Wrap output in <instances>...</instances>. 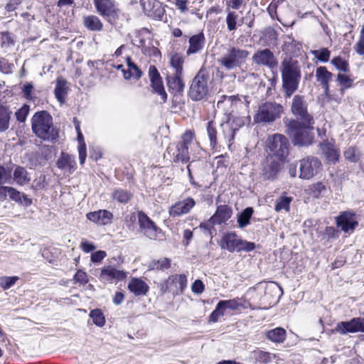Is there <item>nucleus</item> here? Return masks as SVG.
Instances as JSON below:
<instances>
[{"label":"nucleus","mask_w":364,"mask_h":364,"mask_svg":"<svg viewBox=\"0 0 364 364\" xmlns=\"http://www.w3.org/2000/svg\"><path fill=\"white\" fill-rule=\"evenodd\" d=\"M196 205L195 200L191 198H187L173 205L169 209V214L173 217H178L188 213Z\"/></svg>","instance_id":"4be33fe9"},{"label":"nucleus","mask_w":364,"mask_h":364,"mask_svg":"<svg viewBox=\"0 0 364 364\" xmlns=\"http://www.w3.org/2000/svg\"><path fill=\"white\" fill-rule=\"evenodd\" d=\"M77 134V141H78V153H79V160L81 165H83L86 157H87V149L86 144L84 140V136L82 134L81 130L76 131Z\"/></svg>","instance_id":"e433bc0d"},{"label":"nucleus","mask_w":364,"mask_h":364,"mask_svg":"<svg viewBox=\"0 0 364 364\" xmlns=\"http://www.w3.org/2000/svg\"><path fill=\"white\" fill-rule=\"evenodd\" d=\"M149 77L153 92L161 97V104L165 103L167 101V93L165 91L162 78L154 65L149 67Z\"/></svg>","instance_id":"2eb2a0df"},{"label":"nucleus","mask_w":364,"mask_h":364,"mask_svg":"<svg viewBox=\"0 0 364 364\" xmlns=\"http://www.w3.org/2000/svg\"><path fill=\"white\" fill-rule=\"evenodd\" d=\"M227 306H228L227 301H220L218 304L217 308L210 314V321H213V322L217 321L218 320V318L224 314V311Z\"/></svg>","instance_id":"a18cd8bd"},{"label":"nucleus","mask_w":364,"mask_h":364,"mask_svg":"<svg viewBox=\"0 0 364 364\" xmlns=\"http://www.w3.org/2000/svg\"><path fill=\"white\" fill-rule=\"evenodd\" d=\"M57 166L65 173H72L76 169L75 157L63 152L57 161Z\"/></svg>","instance_id":"393cba45"},{"label":"nucleus","mask_w":364,"mask_h":364,"mask_svg":"<svg viewBox=\"0 0 364 364\" xmlns=\"http://www.w3.org/2000/svg\"><path fill=\"white\" fill-rule=\"evenodd\" d=\"M291 112L296 119L284 118L286 133L294 145L302 146L311 144L314 137L309 129H313L314 119L308 112V103L304 95H296L293 97Z\"/></svg>","instance_id":"f257e3e1"},{"label":"nucleus","mask_w":364,"mask_h":364,"mask_svg":"<svg viewBox=\"0 0 364 364\" xmlns=\"http://www.w3.org/2000/svg\"><path fill=\"white\" fill-rule=\"evenodd\" d=\"M74 280L75 283L85 285L89 282L88 275L85 272L79 269L74 275Z\"/></svg>","instance_id":"4d7b16f0"},{"label":"nucleus","mask_w":364,"mask_h":364,"mask_svg":"<svg viewBox=\"0 0 364 364\" xmlns=\"http://www.w3.org/2000/svg\"><path fill=\"white\" fill-rule=\"evenodd\" d=\"M336 331L341 335L349 333L364 332V316L339 322L336 327Z\"/></svg>","instance_id":"dca6fc26"},{"label":"nucleus","mask_w":364,"mask_h":364,"mask_svg":"<svg viewBox=\"0 0 364 364\" xmlns=\"http://www.w3.org/2000/svg\"><path fill=\"white\" fill-rule=\"evenodd\" d=\"M128 289L135 296H142L146 294L149 287L141 279L132 277L128 284Z\"/></svg>","instance_id":"bb28decb"},{"label":"nucleus","mask_w":364,"mask_h":364,"mask_svg":"<svg viewBox=\"0 0 364 364\" xmlns=\"http://www.w3.org/2000/svg\"><path fill=\"white\" fill-rule=\"evenodd\" d=\"M19 279L17 276L12 277H1L0 287L4 290L9 289Z\"/></svg>","instance_id":"8fccbe9b"},{"label":"nucleus","mask_w":364,"mask_h":364,"mask_svg":"<svg viewBox=\"0 0 364 364\" xmlns=\"http://www.w3.org/2000/svg\"><path fill=\"white\" fill-rule=\"evenodd\" d=\"M253 212V208L248 207L237 215V223L240 228H244L250 224Z\"/></svg>","instance_id":"f704fd0d"},{"label":"nucleus","mask_w":364,"mask_h":364,"mask_svg":"<svg viewBox=\"0 0 364 364\" xmlns=\"http://www.w3.org/2000/svg\"><path fill=\"white\" fill-rule=\"evenodd\" d=\"M187 0H175V6L181 13H186L188 11L187 8Z\"/></svg>","instance_id":"0e129e2a"},{"label":"nucleus","mask_w":364,"mask_h":364,"mask_svg":"<svg viewBox=\"0 0 364 364\" xmlns=\"http://www.w3.org/2000/svg\"><path fill=\"white\" fill-rule=\"evenodd\" d=\"M267 338L274 343H283L286 338V331L284 328L277 327L269 330L266 333Z\"/></svg>","instance_id":"473e14b6"},{"label":"nucleus","mask_w":364,"mask_h":364,"mask_svg":"<svg viewBox=\"0 0 364 364\" xmlns=\"http://www.w3.org/2000/svg\"><path fill=\"white\" fill-rule=\"evenodd\" d=\"M207 132L210 139V146L213 148L216 144V129L213 122H209L207 125Z\"/></svg>","instance_id":"3c124183"},{"label":"nucleus","mask_w":364,"mask_h":364,"mask_svg":"<svg viewBox=\"0 0 364 364\" xmlns=\"http://www.w3.org/2000/svg\"><path fill=\"white\" fill-rule=\"evenodd\" d=\"M353 48L357 54L364 57V24L360 29L358 40Z\"/></svg>","instance_id":"09e8293b"},{"label":"nucleus","mask_w":364,"mask_h":364,"mask_svg":"<svg viewBox=\"0 0 364 364\" xmlns=\"http://www.w3.org/2000/svg\"><path fill=\"white\" fill-rule=\"evenodd\" d=\"M280 72L284 96L289 98L299 88L301 78L300 63L296 59L286 56L281 62Z\"/></svg>","instance_id":"f03ea898"},{"label":"nucleus","mask_w":364,"mask_h":364,"mask_svg":"<svg viewBox=\"0 0 364 364\" xmlns=\"http://www.w3.org/2000/svg\"><path fill=\"white\" fill-rule=\"evenodd\" d=\"M247 55L248 53L246 50L233 48L229 53V69L238 65L247 58Z\"/></svg>","instance_id":"c85d7f7f"},{"label":"nucleus","mask_w":364,"mask_h":364,"mask_svg":"<svg viewBox=\"0 0 364 364\" xmlns=\"http://www.w3.org/2000/svg\"><path fill=\"white\" fill-rule=\"evenodd\" d=\"M80 248L82 251L87 253L95 250L96 247L92 243L83 240L80 243Z\"/></svg>","instance_id":"338daca9"},{"label":"nucleus","mask_w":364,"mask_h":364,"mask_svg":"<svg viewBox=\"0 0 364 364\" xmlns=\"http://www.w3.org/2000/svg\"><path fill=\"white\" fill-rule=\"evenodd\" d=\"M127 67H128V69L129 70V73H131V74L132 75L133 77L134 78H136V79H138L141 77V70L139 69V68L136 66V64H134L131 58L129 57H128L127 58Z\"/></svg>","instance_id":"864d4df0"},{"label":"nucleus","mask_w":364,"mask_h":364,"mask_svg":"<svg viewBox=\"0 0 364 364\" xmlns=\"http://www.w3.org/2000/svg\"><path fill=\"white\" fill-rule=\"evenodd\" d=\"M320 149L328 161L336 163L338 161V151L331 143L328 141L321 143Z\"/></svg>","instance_id":"cd10ccee"},{"label":"nucleus","mask_w":364,"mask_h":364,"mask_svg":"<svg viewBox=\"0 0 364 364\" xmlns=\"http://www.w3.org/2000/svg\"><path fill=\"white\" fill-rule=\"evenodd\" d=\"M112 196L119 203H127L131 199L132 194L126 190L118 188L113 191Z\"/></svg>","instance_id":"58836bf2"},{"label":"nucleus","mask_w":364,"mask_h":364,"mask_svg":"<svg viewBox=\"0 0 364 364\" xmlns=\"http://www.w3.org/2000/svg\"><path fill=\"white\" fill-rule=\"evenodd\" d=\"M187 276L184 274H175L169 277L164 283L161 284L163 293L170 292L173 295L183 294L187 287Z\"/></svg>","instance_id":"1a4fd4ad"},{"label":"nucleus","mask_w":364,"mask_h":364,"mask_svg":"<svg viewBox=\"0 0 364 364\" xmlns=\"http://www.w3.org/2000/svg\"><path fill=\"white\" fill-rule=\"evenodd\" d=\"M137 217L139 230L149 239L156 240L161 230L143 211H139Z\"/></svg>","instance_id":"ddd939ff"},{"label":"nucleus","mask_w":364,"mask_h":364,"mask_svg":"<svg viewBox=\"0 0 364 364\" xmlns=\"http://www.w3.org/2000/svg\"><path fill=\"white\" fill-rule=\"evenodd\" d=\"M284 112L283 106L277 102H267L262 104L254 117L257 123H272L280 118Z\"/></svg>","instance_id":"0eeeda50"},{"label":"nucleus","mask_w":364,"mask_h":364,"mask_svg":"<svg viewBox=\"0 0 364 364\" xmlns=\"http://www.w3.org/2000/svg\"><path fill=\"white\" fill-rule=\"evenodd\" d=\"M346 159L350 162L355 163L359 160L358 154L353 147L348 148L344 152Z\"/></svg>","instance_id":"13d9d810"},{"label":"nucleus","mask_w":364,"mask_h":364,"mask_svg":"<svg viewBox=\"0 0 364 364\" xmlns=\"http://www.w3.org/2000/svg\"><path fill=\"white\" fill-rule=\"evenodd\" d=\"M333 75L326 67L320 66L316 70V78L323 89L326 95L329 92V82L332 80Z\"/></svg>","instance_id":"a878e982"},{"label":"nucleus","mask_w":364,"mask_h":364,"mask_svg":"<svg viewBox=\"0 0 364 364\" xmlns=\"http://www.w3.org/2000/svg\"><path fill=\"white\" fill-rule=\"evenodd\" d=\"M269 147L279 160H284L289 154V141L282 134H276L269 139Z\"/></svg>","instance_id":"9b49d317"},{"label":"nucleus","mask_w":364,"mask_h":364,"mask_svg":"<svg viewBox=\"0 0 364 364\" xmlns=\"http://www.w3.org/2000/svg\"><path fill=\"white\" fill-rule=\"evenodd\" d=\"M208 75L203 70H200L193 78L190 87L189 96L195 100L203 99L208 92Z\"/></svg>","instance_id":"6e6552de"},{"label":"nucleus","mask_w":364,"mask_h":364,"mask_svg":"<svg viewBox=\"0 0 364 364\" xmlns=\"http://www.w3.org/2000/svg\"><path fill=\"white\" fill-rule=\"evenodd\" d=\"M10 114L11 112L6 107L0 105V132H5L9 129Z\"/></svg>","instance_id":"c9c22d12"},{"label":"nucleus","mask_w":364,"mask_h":364,"mask_svg":"<svg viewBox=\"0 0 364 364\" xmlns=\"http://www.w3.org/2000/svg\"><path fill=\"white\" fill-rule=\"evenodd\" d=\"M183 63L184 59L181 54L176 53L171 55L170 63L175 70L174 73H178V75L183 74Z\"/></svg>","instance_id":"4c0bfd02"},{"label":"nucleus","mask_w":364,"mask_h":364,"mask_svg":"<svg viewBox=\"0 0 364 364\" xmlns=\"http://www.w3.org/2000/svg\"><path fill=\"white\" fill-rule=\"evenodd\" d=\"M31 127L33 133L44 141H53L58 136V130L53 126V118L46 111L36 112L33 116Z\"/></svg>","instance_id":"7ed1b4c3"},{"label":"nucleus","mask_w":364,"mask_h":364,"mask_svg":"<svg viewBox=\"0 0 364 364\" xmlns=\"http://www.w3.org/2000/svg\"><path fill=\"white\" fill-rule=\"evenodd\" d=\"M299 175L302 179H310L319 171L321 166L320 161L314 156H308L299 161Z\"/></svg>","instance_id":"f8f14e48"},{"label":"nucleus","mask_w":364,"mask_h":364,"mask_svg":"<svg viewBox=\"0 0 364 364\" xmlns=\"http://www.w3.org/2000/svg\"><path fill=\"white\" fill-rule=\"evenodd\" d=\"M292 201V198L289 196H281L277 200L275 204V210L277 212H280L282 210H285L286 212L289 211L290 203Z\"/></svg>","instance_id":"a19ab883"},{"label":"nucleus","mask_w":364,"mask_h":364,"mask_svg":"<svg viewBox=\"0 0 364 364\" xmlns=\"http://www.w3.org/2000/svg\"><path fill=\"white\" fill-rule=\"evenodd\" d=\"M193 139L194 133L190 130L186 131L181 137V141L168 146L165 156L171 158L175 163H187L189 160L188 146Z\"/></svg>","instance_id":"423d86ee"},{"label":"nucleus","mask_w":364,"mask_h":364,"mask_svg":"<svg viewBox=\"0 0 364 364\" xmlns=\"http://www.w3.org/2000/svg\"><path fill=\"white\" fill-rule=\"evenodd\" d=\"M128 272L115 267L114 265H104L98 275V279L104 284H113L124 280Z\"/></svg>","instance_id":"9d476101"},{"label":"nucleus","mask_w":364,"mask_h":364,"mask_svg":"<svg viewBox=\"0 0 364 364\" xmlns=\"http://www.w3.org/2000/svg\"><path fill=\"white\" fill-rule=\"evenodd\" d=\"M107 256V253L103 250H98L91 255V261L93 263H100Z\"/></svg>","instance_id":"bf43d9fd"},{"label":"nucleus","mask_w":364,"mask_h":364,"mask_svg":"<svg viewBox=\"0 0 364 364\" xmlns=\"http://www.w3.org/2000/svg\"><path fill=\"white\" fill-rule=\"evenodd\" d=\"M252 61L258 65H263L269 69L275 68L278 61L274 53L269 49L258 50L252 56Z\"/></svg>","instance_id":"f3484780"},{"label":"nucleus","mask_w":364,"mask_h":364,"mask_svg":"<svg viewBox=\"0 0 364 364\" xmlns=\"http://www.w3.org/2000/svg\"><path fill=\"white\" fill-rule=\"evenodd\" d=\"M67 89V81L63 77H58L54 93L56 99L61 105L65 102Z\"/></svg>","instance_id":"7c9ffc66"},{"label":"nucleus","mask_w":364,"mask_h":364,"mask_svg":"<svg viewBox=\"0 0 364 364\" xmlns=\"http://www.w3.org/2000/svg\"><path fill=\"white\" fill-rule=\"evenodd\" d=\"M311 53L316 58L323 63H327L331 55V51L327 48L312 50Z\"/></svg>","instance_id":"de8ad7c7"},{"label":"nucleus","mask_w":364,"mask_h":364,"mask_svg":"<svg viewBox=\"0 0 364 364\" xmlns=\"http://www.w3.org/2000/svg\"><path fill=\"white\" fill-rule=\"evenodd\" d=\"M188 48L186 50L188 56L200 53L204 48L205 43V37L203 32L193 35L188 40Z\"/></svg>","instance_id":"b1692460"},{"label":"nucleus","mask_w":364,"mask_h":364,"mask_svg":"<svg viewBox=\"0 0 364 364\" xmlns=\"http://www.w3.org/2000/svg\"><path fill=\"white\" fill-rule=\"evenodd\" d=\"M191 289L196 294H201L204 291V284L200 280L197 279L192 284Z\"/></svg>","instance_id":"e2e57ef3"},{"label":"nucleus","mask_w":364,"mask_h":364,"mask_svg":"<svg viewBox=\"0 0 364 364\" xmlns=\"http://www.w3.org/2000/svg\"><path fill=\"white\" fill-rule=\"evenodd\" d=\"M97 12L107 18L111 23H115L119 17V11L113 0H94Z\"/></svg>","instance_id":"4468645a"},{"label":"nucleus","mask_w":364,"mask_h":364,"mask_svg":"<svg viewBox=\"0 0 364 364\" xmlns=\"http://www.w3.org/2000/svg\"><path fill=\"white\" fill-rule=\"evenodd\" d=\"M86 218L98 225H107L112 223L113 214L107 210H99L87 213Z\"/></svg>","instance_id":"412c9836"},{"label":"nucleus","mask_w":364,"mask_h":364,"mask_svg":"<svg viewBox=\"0 0 364 364\" xmlns=\"http://www.w3.org/2000/svg\"><path fill=\"white\" fill-rule=\"evenodd\" d=\"M29 113V106L27 105H23L20 109H18L16 113V119L19 122H24L26 119Z\"/></svg>","instance_id":"603ef678"},{"label":"nucleus","mask_w":364,"mask_h":364,"mask_svg":"<svg viewBox=\"0 0 364 364\" xmlns=\"http://www.w3.org/2000/svg\"><path fill=\"white\" fill-rule=\"evenodd\" d=\"M249 294L252 296L254 294H260L261 304L272 306L278 301L282 294V289L276 282H259L250 290Z\"/></svg>","instance_id":"39448f33"},{"label":"nucleus","mask_w":364,"mask_h":364,"mask_svg":"<svg viewBox=\"0 0 364 364\" xmlns=\"http://www.w3.org/2000/svg\"><path fill=\"white\" fill-rule=\"evenodd\" d=\"M13 179L14 181L20 186L28 183L31 181L28 171L21 166H17L15 168Z\"/></svg>","instance_id":"2f4dec72"},{"label":"nucleus","mask_w":364,"mask_h":364,"mask_svg":"<svg viewBox=\"0 0 364 364\" xmlns=\"http://www.w3.org/2000/svg\"><path fill=\"white\" fill-rule=\"evenodd\" d=\"M242 98L244 100H245V97L242 96H241V97H239L238 95H233L229 97V100H231V106H233L235 105L237 107L244 108L245 105L244 104V102L242 100Z\"/></svg>","instance_id":"680f3d73"},{"label":"nucleus","mask_w":364,"mask_h":364,"mask_svg":"<svg viewBox=\"0 0 364 364\" xmlns=\"http://www.w3.org/2000/svg\"><path fill=\"white\" fill-rule=\"evenodd\" d=\"M331 63L339 71L348 73L350 70L348 62L341 56L333 58Z\"/></svg>","instance_id":"37998d69"},{"label":"nucleus","mask_w":364,"mask_h":364,"mask_svg":"<svg viewBox=\"0 0 364 364\" xmlns=\"http://www.w3.org/2000/svg\"><path fill=\"white\" fill-rule=\"evenodd\" d=\"M281 168L279 161L269 157L262 164V176L264 179H274Z\"/></svg>","instance_id":"5701e85b"},{"label":"nucleus","mask_w":364,"mask_h":364,"mask_svg":"<svg viewBox=\"0 0 364 364\" xmlns=\"http://www.w3.org/2000/svg\"><path fill=\"white\" fill-rule=\"evenodd\" d=\"M255 248V244L252 242L237 238L235 233L229 232V251L250 252Z\"/></svg>","instance_id":"aec40b11"},{"label":"nucleus","mask_w":364,"mask_h":364,"mask_svg":"<svg viewBox=\"0 0 364 364\" xmlns=\"http://www.w3.org/2000/svg\"><path fill=\"white\" fill-rule=\"evenodd\" d=\"M11 172L9 169L0 166V185L10 183Z\"/></svg>","instance_id":"5fc2aeb1"},{"label":"nucleus","mask_w":364,"mask_h":364,"mask_svg":"<svg viewBox=\"0 0 364 364\" xmlns=\"http://www.w3.org/2000/svg\"><path fill=\"white\" fill-rule=\"evenodd\" d=\"M336 225L345 232L353 231L358 225L353 212L346 211L341 213L336 218Z\"/></svg>","instance_id":"6ab92c4d"},{"label":"nucleus","mask_w":364,"mask_h":364,"mask_svg":"<svg viewBox=\"0 0 364 364\" xmlns=\"http://www.w3.org/2000/svg\"><path fill=\"white\" fill-rule=\"evenodd\" d=\"M252 354L257 361L262 363H269L275 358V355L259 350L254 351Z\"/></svg>","instance_id":"79ce46f5"},{"label":"nucleus","mask_w":364,"mask_h":364,"mask_svg":"<svg viewBox=\"0 0 364 364\" xmlns=\"http://www.w3.org/2000/svg\"><path fill=\"white\" fill-rule=\"evenodd\" d=\"M33 89H34V86L33 85L32 82H26L22 88H21V90H22V92L23 94V97L28 100H33Z\"/></svg>","instance_id":"6e6d98bb"},{"label":"nucleus","mask_w":364,"mask_h":364,"mask_svg":"<svg viewBox=\"0 0 364 364\" xmlns=\"http://www.w3.org/2000/svg\"><path fill=\"white\" fill-rule=\"evenodd\" d=\"M183 244L184 245L187 246L189 245V242L191 240L192 237H193V232L191 230H185L183 231Z\"/></svg>","instance_id":"774afa93"},{"label":"nucleus","mask_w":364,"mask_h":364,"mask_svg":"<svg viewBox=\"0 0 364 364\" xmlns=\"http://www.w3.org/2000/svg\"><path fill=\"white\" fill-rule=\"evenodd\" d=\"M9 196L11 199L15 201H20L21 198V193L12 187H9Z\"/></svg>","instance_id":"69168bd1"},{"label":"nucleus","mask_w":364,"mask_h":364,"mask_svg":"<svg viewBox=\"0 0 364 364\" xmlns=\"http://www.w3.org/2000/svg\"><path fill=\"white\" fill-rule=\"evenodd\" d=\"M337 80L340 82V84L343 85L345 88H348L351 87L353 81L346 75L338 74L337 76Z\"/></svg>","instance_id":"052dcab7"},{"label":"nucleus","mask_w":364,"mask_h":364,"mask_svg":"<svg viewBox=\"0 0 364 364\" xmlns=\"http://www.w3.org/2000/svg\"><path fill=\"white\" fill-rule=\"evenodd\" d=\"M84 24L90 31H101L102 23L96 16H88L84 17Z\"/></svg>","instance_id":"72a5a7b5"},{"label":"nucleus","mask_w":364,"mask_h":364,"mask_svg":"<svg viewBox=\"0 0 364 364\" xmlns=\"http://www.w3.org/2000/svg\"><path fill=\"white\" fill-rule=\"evenodd\" d=\"M182 75H178V73H173V75H168L167 77V84L169 90L173 92H181L184 88V84L181 79Z\"/></svg>","instance_id":"c756f323"},{"label":"nucleus","mask_w":364,"mask_h":364,"mask_svg":"<svg viewBox=\"0 0 364 364\" xmlns=\"http://www.w3.org/2000/svg\"><path fill=\"white\" fill-rule=\"evenodd\" d=\"M227 220L228 206L219 205L214 215L208 221L200 225V228L208 230L210 235L216 234L217 231L223 232L221 247L224 249L228 247V234L224 232Z\"/></svg>","instance_id":"20e7f679"},{"label":"nucleus","mask_w":364,"mask_h":364,"mask_svg":"<svg viewBox=\"0 0 364 364\" xmlns=\"http://www.w3.org/2000/svg\"><path fill=\"white\" fill-rule=\"evenodd\" d=\"M141 5L144 13L155 19H161L164 14L162 4L158 0H141Z\"/></svg>","instance_id":"a211bd4d"},{"label":"nucleus","mask_w":364,"mask_h":364,"mask_svg":"<svg viewBox=\"0 0 364 364\" xmlns=\"http://www.w3.org/2000/svg\"><path fill=\"white\" fill-rule=\"evenodd\" d=\"M90 316L96 326L102 327L105 324V318L101 310L97 309L91 311Z\"/></svg>","instance_id":"49530a36"},{"label":"nucleus","mask_w":364,"mask_h":364,"mask_svg":"<svg viewBox=\"0 0 364 364\" xmlns=\"http://www.w3.org/2000/svg\"><path fill=\"white\" fill-rule=\"evenodd\" d=\"M249 303L242 298L229 300V310L240 312L242 309H247Z\"/></svg>","instance_id":"c03bdc74"},{"label":"nucleus","mask_w":364,"mask_h":364,"mask_svg":"<svg viewBox=\"0 0 364 364\" xmlns=\"http://www.w3.org/2000/svg\"><path fill=\"white\" fill-rule=\"evenodd\" d=\"M170 267L171 261L167 258L151 261L148 266L150 270H164L168 269Z\"/></svg>","instance_id":"ea45409f"}]
</instances>
